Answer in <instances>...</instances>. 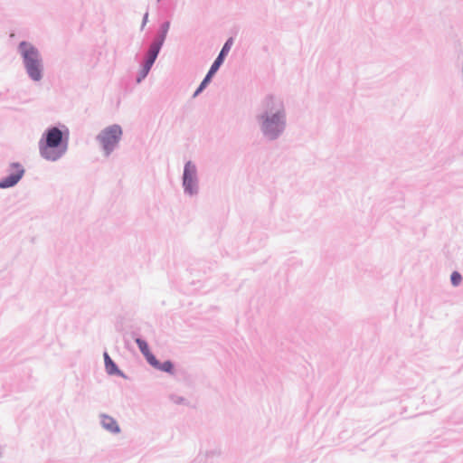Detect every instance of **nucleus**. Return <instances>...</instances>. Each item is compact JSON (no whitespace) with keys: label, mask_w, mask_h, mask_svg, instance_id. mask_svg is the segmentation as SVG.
<instances>
[{"label":"nucleus","mask_w":463,"mask_h":463,"mask_svg":"<svg viewBox=\"0 0 463 463\" xmlns=\"http://www.w3.org/2000/svg\"><path fill=\"white\" fill-rule=\"evenodd\" d=\"M158 3H160L162 0H156Z\"/></svg>","instance_id":"412c9836"},{"label":"nucleus","mask_w":463,"mask_h":463,"mask_svg":"<svg viewBox=\"0 0 463 463\" xmlns=\"http://www.w3.org/2000/svg\"><path fill=\"white\" fill-rule=\"evenodd\" d=\"M123 137V128L118 124H112L104 128L96 136L104 156L109 157L118 146Z\"/></svg>","instance_id":"20e7f679"},{"label":"nucleus","mask_w":463,"mask_h":463,"mask_svg":"<svg viewBox=\"0 0 463 463\" xmlns=\"http://www.w3.org/2000/svg\"><path fill=\"white\" fill-rule=\"evenodd\" d=\"M17 52L21 56L23 66L28 78L39 82L44 75V65L39 49L28 41H21L17 45Z\"/></svg>","instance_id":"7ed1b4c3"},{"label":"nucleus","mask_w":463,"mask_h":463,"mask_svg":"<svg viewBox=\"0 0 463 463\" xmlns=\"http://www.w3.org/2000/svg\"><path fill=\"white\" fill-rule=\"evenodd\" d=\"M103 358H104V364H107L109 363V361L111 362L113 360L107 351H105L103 353Z\"/></svg>","instance_id":"6ab92c4d"},{"label":"nucleus","mask_w":463,"mask_h":463,"mask_svg":"<svg viewBox=\"0 0 463 463\" xmlns=\"http://www.w3.org/2000/svg\"><path fill=\"white\" fill-rule=\"evenodd\" d=\"M153 65L142 61V62L140 63L139 71L137 72V75L136 77V82L141 83L147 77Z\"/></svg>","instance_id":"4468645a"},{"label":"nucleus","mask_w":463,"mask_h":463,"mask_svg":"<svg viewBox=\"0 0 463 463\" xmlns=\"http://www.w3.org/2000/svg\"><path fill=\"white\" fill-rule=\"evenodd\" d=\"M148 16H149V13H148V10H146L143 15L142 24L140 26L141 31L144 30L145 26L146 25V24L148 22Z\"/></svg>","instance_id":"f3484780"},{"label":"nucleus","mask_w":463,"mask_h":463,"mask_svg":"<svg viewBox=\"0 0 463 463\" xmlns=\"http://www.w3.org/2000/svg\"><path fill=\"white\" fill-rule=\"evenodd\" d=\"M171 400L175 403V404H185L186 403V399L182 397V396H177V395H172L171 396Z\"/></svg>","instance_id":"dca6fc26"},{"label":"nucleus","mask_w":463,"mask_h":463,"mask_svg":"<svg viewBox=\"0 0 463 463\" xmlns=\"http://www.w3.org/2000/svg\"><path fill=\"white\" fill-rule=\"evenodd\" d=\"M70 129L62 124L49 126L42 134L39 140L40 156L50 162L60 160L68 151Z\"/></svg>","instance_id":"f03ea898"},{"label":"nucleus","mask_w":463,"mask_h":463,"mask_svg":"<svg viewBox=\"0 0 463 463\" xmlns=\"http://www.w3.org/2000/svg\"><path fill=\"white\" fill-rule=\"evenodd\" d=\"M100 418V424L106 430L113 434H118L120 432V427L113 417L107 414H101Z\"/></svg>","instance_id":"9b49d317"},{"label":"nucleus","mask_w":463,"mask_h":463,"mask_svg":"<svg viewBox=\"0 0 463 463\" xmlns=\"http://www.w3.org/2000/svg\"><path fill=\"white\" fill-rule=\"evenodd\" d=\"M105 370L109 375H116L127 379V375L122 370L118 368V364L115 363L114 360H112L111 362L109 361V363L105 364Z\"/></svg>","instance_id":"f8f14e48"},{"label":"nucleus","mask_w":463,"mask_h":463,"mask_svg":"<svg viewBox=\"0 0 463 463\" xmlns=\"http://www.w3.org/2000/svg\"><path fill=\"white\" fill-rule=\"evenodd\" d=\"M182 187L184 189V194L190 197L196 196L199 193L197 166L191 160L184 163L182 175Z\"/></svg>","instance_id":"0eeeda50"},{"label":"nucleus","mask_w":463,"mask_h":463,"mask_svg":"<svg viewBox=\"0 0 463 463\" xmlns=\"http://www.w3.org/2000/svg\"><path fill=\"white\" fill-rule=\"evenodd\" d=\"M158 3H160L162 0H156Z\"/></svg>","instance_id":"aec40b11"},{"label":"nucleus","mask_w":463,"mask_h":463,"mask_svg":"<svg viewBox=\"0 0 463 463\" xmlns=\"http://www.w3.org/2000/svg\"><path fill=\"white\" fill-rule=\"evenodd\" d=\"M147 364L153 368L166 373L170 375H175V363L170 359L160 362L156 356L154 355L150 360H148Z\"/></svg>","instance_id":"1a4fd4ad"},{"label":"nucleus","mask_w":463,"mask_h":463,"mask_svg":"<svg viewBox=\"0 0 463 463\" xmlns=\"http://www.w3.org/2000/svg\"><path fill=\"white\" fill-rule=\"evenodd\" d=\"M25 174V169L19 162H12L7 168V175L0 179V188L8 189L15 186Z\"/></svg>","instance_id":"6e6552de"},{"label":"nucleus","mask_w":463,"mask_h":463,"mask_svg":"<svg viewBox=\"0 0 463 463\" xmlns=\"http://www.w3.org/2000/svg\"><path fill=\"white\" fill-rule=\"evenodd\" d=\"M234 39L233 37H229L224 44L222 45L220 52L218 53L215 60L213 61L210 69L208 70L206 75L203 79V80L200 82L199 86L196 88L193 94V98H195L199 96L212 82L213 77L217 73V71L220 70L221 66L223 64L226 57L228 56L232 46L233 45Z\"/></svg>","instance_id":"39448f33"},{"label":"nucleus","mask_w":463,"mask_h":463,"mask_svg":"<svg viewBox=\"0 0 463 463\" xmlns=\"http://www.w3.org/2000/svg\"><path fill=\"white\" fill-rule=\"evenodd\" d=\"M103 358H104V364H107L109 363V361L111 362L113 360L107 351H105L103 353Z\"/></svg>","instance_id":"a211bd4d"},{"label":"nucleus","mask_w":463,"mask_h":463,"mask_svg":"<svg viewBox=\"0 0 463 463\" xmlns=\"http://www.w3.org/2000/svg\"><path fill=\"white\" fill-rule=\"evenodd\" d=\"M153 65L142 61V62L140 63L139 71L137 72V75L136 77V82L141 83L147 77Z\"/></svg>","instance_id":"ddd939ff"},{"label":"nucleus","mask_w":463,"mask_h":463,"mask_svg":"<svg viewBox=\"0 0 463 463\" xmlns=\"http://www.w3.org/2000/svg\"><path fill=\"white\" fill-rule=\"evenodd\" d=\"M133 339L137 344L140 353L145 357L146 361L148 362L155 354L151 352L147 341L142 336L133 334Z\"/></svg>","instance_id":"9d476101"},{"label":"nucleus","mask_w":463,"mask_h":463,"mask_svg":"<svg viewBox=\"0 0 463 463\" xmlns=\"http://www.w3.org/2000/svg\"><path fill=\"white\" fill-rule=\"evenodd\" d=\"M462 281V276L458 271H453L450 275V282L454 287L458 286Z\"/></svg>","instance_id":"2eb2a0df"},{"label":"nucleus","mask_w":463,"mask_h":463,"mask_svg":"<svg viewBox=\"0 0 463 463\" xmlns=\"http://www.w3.org/2000/svg\"><path fill=\"white\" fill-rule=\"evenodd\" d=\"M263 138L273 142L280 138L287 129V109L284 100L274 94L266 95L255 117Z\"/></svg>","instance_id":"f257e3e1"},{"label":"nucleus","mask_w":463,"mask_h":463,"mask_svg":"<svg viewBox=\"0 0 463 463\" xmlns=\"http://www.w3.org/2000/svg\"><path fill=\"white\" fill-rule=\"evenodd\" d=\"M170 25L171 23L169 20L161 23L153 38L152 43L145 52V57L143 60L144 61L154 65L166 40Z\"/></svg>","instance_id":"423d86ee"}]
</instances>
